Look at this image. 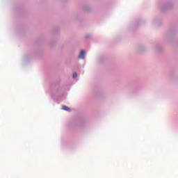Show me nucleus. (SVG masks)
Segmentation results:
<instances>
[{
    "label": "nucleus",
    "mask_w": 178,
    "mask_h": 178,
    "mask_svg": "<svg viewBox=\"0 0 178 178\" xmlns=\"http://www.w3.org/2000/svg\"><path fill=\"white\" fill-rule=\"evenodd\" d=\"M85 55H86V51H81L80 52V54H79V59H84Z\"/></svg>",
    "instance_id": "obj_1"
},
{
    "label": "nucleus",
    "mask_w": 178,
    "mask_h": 178,
    "mask_svg": "<svg viewBox=\"0 0 178 178\" xmlns=\"http://www.w3.org/2000/svg\"><path fill=\"white\" fill-rule=\"evenodd\" d=\"M63 109L64 111H67L68 112H70V108L69 107H67V106H64V107L63 108Z\"/></svg>",
    "instance_id": "obj_2"
},
{
    "label": "nucleus",
    "mask_w": 178,
    "mask_h": 178,
    "mask_svg": "<svg viewBox=\"0 0 178 178\" xmlns=\"http://www.w3.org/2000/svg\"><path fill=\"white\" fill-rule=\"evenodd\" d=\"M77 77V73H74L73 74V79H76Z\"/></svg>",
    "instance_id": "obj_3"
}]
</instances>
